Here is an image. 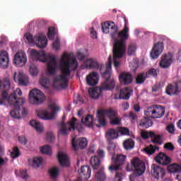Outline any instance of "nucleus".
<instances>
[{
    "label": "nucleus",
    "instance_id": "nucleus-1",
    "mask_svg": "<svg viewBox=\"0 0 181 181\" xmlns=\"http://www.w3.org/2000/svg\"><path fill=\"white\" fill-rule=\"evenodd\" d=\"M78 62L77 59H70L69 54L64 53L60 59V69L62 74L53 78V86L57 90L67 88L69 86V76L71 71L77 70Z\"/></svg>",
    "mask_w": 181,
    "mask_h": 181
},
{
    "label": "nucleus",
    "instance_id": "nucleus-2",
    "mask_svg": "<svg viewBox=\"0 0 181 181\" xmlns=\"http://www.w3.org/2000/svg\"><path fill=\"white\" fill-rule=\"evenodd\" d=\"M101 25L103 33H108L112 39L115 40L113 49L127 52V40L129 39V28H128L127 24L119 32L118 31V26L115 25L114 21H105L102 23Z\"/></svg>",
    "mask_w": 181,
    "mask_h": 181
},
{
    "label": "nucleus",
    "instance_id": "nucleus-3",
    "mask_svg": "<svg viewBox=\"0 0 181 181\" xmlns=\"http://www.w3.org/2000/svg\"><path fill=\"white\" fill-rule=\"evenodd\" d=\"M22 97V90L21 89H16L8 97V92L4 90L1 93V98L3 100H7L8 104L13 105L14 109L10 112V115L13 118H16L17 119H21L23 118L25 115H28V110L23 107L21 109V107L25 104V98H18Z\"/></svg>",
    "mask_w": 181,
    "mask_h": 181
},
{
    "label": "nucleus",
    "instance_id": "nucleus-4",
    "mask_svg": "<svg viewBox=\"0 0 181 181\" xmlns=\"http://www.w3.org/2000/svg\"><path fill=\"white\" fill-rule=\"evenodd\" d=\"M111 64L112 62L109 61V63L106 65L105 71L103 72V69L100 71L102 76L105 78V81L102 83L100 87H96L95 88H89L88 93L91 98L97 100L99 98L103 91H111L115 88V81L111 78Z\"/></svg>",
    "mask_w": 181,
    "mask_h": 181
},
{
    "label": "nucleus",
    "instance_id": "nucleus-5",
    "mask_svg": "<svg viewBox=\"0 0 181 181\" xmlns=\"http://www.w3.org/2000/svg\"><path fill=\"white\" fill-rule=\"evenodd\" d=\"M31 57L35 62H41L47 63V73L49 76H54L59 69V64L56 60V57L53 54L47 55L46 52L33 49L31 51Z\"/></svg>",
    "mask_w": 181,
    "mask_h": 181
},
{
    "label": "nucleus",
    "instance_id": "nucleus-6",
    "mask_svg": "<svg viewBox=\"0 0 181 181\" xmlns=\"http://www.w3.org/2000/svg\"><path fill=\"white\" fill-rule=\"evenodd\" d=\"M144 115L146 117L141 119L139 125L142 128L147 129L153 125V122L149 118H162L165 115V107L160 105H153L144 110Z\"/></svg>",
    "mask_w": 181,
    "mask_h": 181
},
{
    "label": "nucleus",
    "instance_id": "nucleus-7",
    "mask_svg": "<svg viewBox=\"0 0 181 181\" xmlns=\"http://www.w3.org/2000/svg\"><path fill=\"white\" fill-rule=\"evenodd\" d=\"M97 117L98 118V122L102 127L107 125V121L104 117H108L111 125H119V124H121V119L118 117V114L111 109L98 110Z\"/></svg>",
    "mask_w": 181,
    "mask_h": 181
},
{
    "label": "nucleus",
    "instance_id": "nucleus-8",
    "mask_svg": "<svg viewBox=\"0 0 181 181\" xmlns=\"http://www.w3.org/2000/svg\"><path fill=\"white\" fill-rule=\"evenodd\" d=\"M126 169L127 172H131V170H133L136 176H141V175H144L146 167L145 163L139 158H134L132 160L131 165L127 163Z\"/></svg>",
    "mask_w": 181,
    "mask_h": 181
},
{
    "label": "nucleus",
    "instance_id": "nucleus-9",
    "mask_svg": "<svg viewBox=\"0 0 181 181\" xmlns=\"http://www.w3.org/2000/svg\"><path fill=\"white\" fill-rule=\"evenodd\" d=\"M115 153H112V165L109 166V170L110 172H117L119 169H122V166L127 162V156L122 154H117L114 158Z\"/></svg>",
    "mask_w": 181,
    "mask_h": 181
},
{
    "label": "nucleus",
    "instance_id": "nucleus-10",
    "mask_svg": "<svg viewBox=\"0 0 181 181\" xmlns=\"http://www.w3.org/2000/svg\"><path fill=\"white\" fill-rule=\"evenodd\" d=\"M24 36L29 43H37V46L40 49H45L47 46V38L45 35L41 34L38 37H33L32 34L27 33Z\"/></svg>",
    "mask_w": 181,
    "mask_h": 181
},
{
    "label": "nucleus",
    "instance_id": "nucleus-11",
    "mask_svg": "<svg viewBox=\"0 0 181 181\" xmlns=\"http://www.w3.org/2000/svg\"><path fill=\"white\" fill-rule=\"evenodd\" d=\"M76 121H77V119L74 117L71 121L68 122L67 123H64V122H61L59 124H58V126L59 127V134L63 135V136H66V135H68L69 133L71 132V129H73V131H75Z\"/></svg>",
    "mask_w": 181,
    "mask_h": 181
},
{
    "label": "nucleus",
    "instance_id": "nucleus-12",
    "mask_svg": "<svg viewBox=\"0 0 181 181\" xmlns=\"http://www.w3.org/2000/svg\"><path fill=\"white\" fill-rule=\"evenodd\" d=\"M45 94L37 89H33L29 93V101L30 104L37 105L42 104L45 100Z\"/></svg>",
    "mask_w": 181,
    "mask_h": 181
},
{
    "label": "nucleus",
    "instance_id": "nucleus-13",
    "mask_svg": "<svg viewBox=\"0 0 181 181\" xmlns=\"http://www.w3.org/2000/svg\"><path fill=\"white\" fill-rule=\"evenodd\" d=\"M51 112H48L46 110L42 111L41 112L38 113V117L41 119H53L54 118V115L57 111H60V107L57 105H50Z\"/></svg>",
    "mask_w": 181,
    "mask_h": 181
},
{
    "label": "nucleus",
    "instance_id": "nucleus-14",
    "mask_svg": "<svg viewBox=\"0 0 181 181\" xmlns=\"http://www.w3.org/2000/svg\"><path fill=\"white\" fill-rule=\"evenodd\" d=\"M87 145H88V141L84 137H80L77 139L76 138L72 139V148L74 151L84 149L87 148Z\"/></svg>",
    "mask_w": 181,
    "mask_h": 181
},
{
    "label": "nucleus",
    "instance_id": "nucleus-15",
    "mask_svg": "<svg viewBox=\"0 0 181 181\" xmlns=\"http://www.w3.org/2000/svg\"><path fill=\"white\" fill-rule=\"evenodd\" d=\"M13 60L16 67H23L26 64V62H28L26 54L19 51L15 54Z\"/></svg>",
    "mask_w": 181,
    "mask_h": 181
},
{
    "label": "nucleus",
    "instance_id": "nucleus-16",
    "mask_svg": "<svg viewBox=\"0 0 181 181\" xmlns=\"http://www.w3.org/2000/svg\"><path fill=\"white\" fill-rule=\"evenodd\" d=\"M165 49V45L162 42H158L153 47V49L150 53L151 59H156L159 57V55L162 54V52Z\"/></svg>",
    "mask_w": 181,
    "mask_h": 181
},
{
    "label": "nucleus",
    "instance_id": "nucleus-17",
    "mask_svg": "<svg viewBox=\"0 0 181 181\" xmlns=\"http://www.w3.org/2000/svg\"><path fill=\"white\" fill-rule=\"evenodd\" d=\"M112 53L114 67L117 69L119 66V64H121V62L118 61V59H122L125 55V53H127V51L113 48Z\"/></svg>",
    "mask_w": 181,
    "mask_h": 181
},
{
    "label": "nucleus",
    "instance_id": "nucleus-18",
    "mask_svg": "<svg viewBox=\"0 0 181 181\" xmlns=\"http://www.w3.org/2000/svg\"><path fill=\"white\" fill-rule=\"evenodd\" d=\"M151 175L155 179H163L166 175L165 169L160 168L156 164H153L151 166Z\"/></svg>",
    "mask_w": 181,
    "mask_h": 181
},
{
    "label": "nucleus",
    "instance_id": "nucleus-19",
    "mask_svg": "<svg viewBox=\"0 0 181 181\" xmlns=\"http://www.w3.org/2000/svg\"><path fill=\"white\" fill-rule=\"evenodd\" d=\"M13 80L16 83H18L20 86H28L29 84V77L23 74V72L14 73Z\"/></svg>",
    "mask_w": 181,
    "mask_h": 181
},
{
    "label": "nucleus",
    "instance_id": "nucleus-20",
    "mask_svg": "<svg viewBox=\"0 0 181 181\" xmlns=\"http://www.w3.org/2000/svg\"><path fill=\"white\" fill-rule=\"evenodd\" d=\"M91 177V168L88 165H83L81 168V173L78 180H87Z\"/></svg>",
    "mask_w": 181,
    "mask_h": 181
},
{
    "label": "nucleus",
    "instance_id": "nucleus-21",
    "mask_svg": "<svg viewBox=\"0 0 181 181\" xmlns=\"http://www.w3.org/2000/svg\"><path fill=\"white\" fill-rule=\"evenodd\" d=\"M133 78L132 74L128 72H122L119 76V81L122 86H129L132 83Z\"/></svg>",
    "mask_w": 181,
    "mask_h": 181
},
{
    "label": "nucleus",
    "instance_id": "nucleus-22",
    "mask_svg": "<svg viewBox=\"0 0 181 181\" xmlns=\"http://www.w3.org/2000/svg\"><path fill=\"white\" fill-rule=\"evenodd\" d=\"M155 160L157 163L163 166H166V165L170 163V158L163 153H158L155 158Z\"/></svg>",
    "mask_w": 181,
    "mask_h": 181
},
{
    "label": "nucleus",
    "instance_id": "nucleus-23",
    "mask_svg": "<svg viewBox=\"0 0 181 181\" xmlns=\"http://www.w3.org/2000/svg\"><path fill=\"white\" fill-rule=\"evenodd\" d=\"M172 60H173L172 56L170 54H164L161 57V60L159 63L160 67H161V69H168L172 64Z\"/></svg>",
    "mask_w": 181,
    "mask_h": 181
},
{
    "label": "nucleus",
    "instance_id": "nucleus-24",
    "mask_svg": "<svg viewBox=\"0 0 181 181\" xmlns=\"http://www.w3.org/2000/svg\"><path fill=\"white\" fill-rule=\"evenodd\" d=\"M99 78L100 76H98V74L93 71L86 76V83L88 86H97Z\"/></svg>",
    "mask_w": 181,
    "mask_h": 181
},
{
    "label": "nucleus",
    "instance_id": "nucleus-25",
    "mask_svg": "<svg viewBox=\"0 0 181 181\" xmlns=\"http://www.w3.org/2000/svg\"><path fill=\"white\" fill-rule=\"evenodd\" d=\"M9 66V55L6 51H1L0 53V67L6 69Z\"/></svg>",
    "mask_w": 181,
    "mask_h": 181
},
{
    "label": "nucleus",
    "instance_id": "nucleus-26",
    "mask_svg": "<svg viewBox=\"0 0 181 181\" xmlns=\"http://www.w3.org/2000/svg\"><path fill=\"white\" fill-rule=\"evenodd\" d=\"M180 88L177 86V83H170L165 88V93L168 95H177L180 93Z\"/></svg>",
    "mask_w": 181,
    "mask_h": 181
},
{
    "label": "nucleus",
    "instance_id": "nucleus-27",
    "mask_svg": "<svg viewBox=\"0 0 181 181\" xmlns=\"http://www.w3.org/2000/svg\"><path fill=\"white\" fill-rule=\"evenodd\" d=\"M85 66L88 69H99L100 71L104 68V64L100 65L97 60L93 59H88L84 62Z\"/></svg>",
    "mask_w": 181,
    "mask_h": 181
},
{
    "label": "nucleus",
    "instance_id": "nucleus-28",
    "mask_svg": "<svg viewBox=\"0 0 181 181\" xmlns=\"http://www.w3.org/2000/svg\"><path fill=\"white\" fill-rule=\"evenodd\" d=\"M132 93H134V91L129 87L121 89L119 95V100H129Z\"/></svg>",
    "mask_w": 181,
    "mask_h": 181
},
{
    "label": "nucleus",
    "instance_id": "nucleus-29",
    "mask_svg": "<svg viewBox=\"0 0 181 181\" xmlns=\"http://www.w3.org/2000/svg\"><path fill=\"white\" fill-rule=\"evenodd\" d=\"M57 158L61 166H70V162L69 161V156L63 152H59Z\"/></svg>",
    "mask_w": 181,
    "mask_h": 181
},
{
    "label": "nucleus",
    "instance_id": "nucleus-30",
    "mask_svg": "<svg viewBox=\"0 0 181 181\" xmlns=\"http://www.w3.org/2000/svg\"><path fill=\"white\" fill-rule=\"evenodd\" d=\"M90 165L94 170H98L101 165V159L98 156H93L90 159Z\"/></svg>",
    "mask_w": 181,
    "mask_h": 181
},
{
    "label": "nucleus",
    "instance_id": "nucleus-31",
    "mask_svg": "<svg viewBox=\"0 0 181 181\" xmlns=\"http://www.w3.org/2000/svg\"><path fill=\"white\" fill-rule=\"evenodd\" d=\"M105 136L107 141H110L111 139H117L119 136V134L115 129H108L106 132Z\"/></svg>",
    "mask_w": 181,
    "mask_h": 181
},
{
    "label": "nucleus",
    "instance_id": "nucleus-32",
    "mask_svg": "<svg viewBox=\"0 0 181 181\" xmlns=\"http://www.w3.org/2000/svg\"><path fill=\"white\" fill-rule=\"evenodd\" d=\"M123 146L126 151H131L135 147V141L132 139H127L123 142Z\"/></svg>",
    "mask_w": 181,
    "mask_h": 181
},
{
    "label": "nucleus",
    "instance_id": "nucleus-33",
    "mask_svg": "<svg viewBox=\"0 0 181 181\" xmlns=\"http://www.w3.org/2000/svg\"><path fill=\"white\" fill-rule=\"evenodd\" d=\"M168 170L170 173H179L181 172V165L177 163H173L168 165Z\"/></svg>",
    "mask_w": 181,
    "mask_h": 181
},
{
    "label": "nucleus",
    "instance_id": "nucleus-34",
    "mask_svg": "<svg viewBox=\"0 0 181 181\" xmlns=\"http://www.w3.org/2000/svg\"><path fill=\"white\" fill-rule=\"evenodd\" d=\"M30 124L35 128L37 132L40 133L43 132V126L42 125V123L39 122L37 120H31Z\"/></svg>",
    "mask_w": 181,
    "mask_h": 181
},
{
    "label": "nucleus",
    "instance_id": "nucleus-35",
    "mask_svg": "<svg viewBox=\"0 0 181 181\" xmlns=\"http://www.w3.org/2000/svg\"><path fill=\"white\" fill-rule=\"evenodd\" d=\"M151 142L156 145H162V144H163L162 136H160V134H156L154 133V135H153L151 137Z\"/></svg>",
    "mask_w": 181,
    "mask_h": 181
},
{
    "label": "nucleus",
    "instance_id": "nucleus-36",
    "mask_svg": "<svg viewBox=\"0 0 181 181\" xmlns=\"http://www.w3.org/2000/svg\"><path fill=\"white\" fill-rule=\"evenodd\" d=\"M93 115H88L85 118L81 119V122L83 124H85L86 127H93Z\"/></svg>",
    "mask_w": 181,
    "mask_h": 181
},
{
    "label": "nucleus",
    "instance_id": "nucleus-37",
    "mask_svg": "<svg viewBox=\"0 0 181 181\" xmlns=\"http://www.w3.org/2000/svg\"><path fill=\"white\" fill-rule=\"evenodd\" d=\"M157 151H159V147L158 146H153V145L151 144L149 146H147L144 148V151L147 155H153L155 152Z\"/></svg>",
    "mask_w": 181,
    "mask_h": 181
},
{
    "label": "nucleus",
    "instance_id": "nucleus-38",
    "mask_svg": "<svg viewBox=\"0 0 181 181\" xmlns=\"http://www.w3.org/2000/svg\"><path fill=\"white\" fill-rule=\"evenodd\" d=\"M145 80H146L145 74L144 73L139 74L136 76V84H144V83H145Z\"/></svg>",
    "mask_w": 181,
    "mask_h": 181
},
{
    "label": "nucleus",
    "instance_id": "nucleus-39",
    "mask_svg": "<svg viewBox=\"0 0 181 181\" xmlns=\"http://www.w3.org/2000/svg\"><path fill=\"white\" fill-rule=\"evenodd\" d=\"M106 176L105 173H104V169L102 168L95 174V179L98 181H104L105 180Z\"/></svg>",
    "mask_w": 181,
    "mask_h": 181
},
{
    "label": "nucleus",
    "instance_id": "nucleus-40",
    "mask_svg": "<svg viewBox=\"0 0 181 181\" xmlns=\"http://www.w3.org/2000/svg\"><path fill=\"white\" fill-rule=\"evenodd\" d=\"M136 52V45L135 44H130L127 47L128 56H134Z\"/></svg>",
    "mask_w": 181,
    "mask_h": 181
},
{
    "label": "nucleus",
    "instance_id": "nucleus-41",
    "mask_svg": "<svg viewBox=\"0 0 181 181\" xmlns=\"http://www.w3.org/2000/svg\"><path fill=\"white\" fill-rule=\"evenodd\" d=\"M153 135H155V132H146V131L141 132V136L143 139H148V138H152Z\"/></svg>",
    "mask_w": 181,
    "mask_h": 181
},
{
    "label": "nucleus",
    "instance_id": "nucleus-42",
    "mask_svg": "<svg viewBox=\"0 0 181 181\" xmlns=\"http://www.w3.org/2000/svg\"><path fill=\"white\" fill-rule=\"evenodd\" d=\"M42 162L43 159L41 157L34 158L33 160V167L39 168V166H41Z\"/></svg>",
    "mask_w": 181,
    "mask_h": 181
},
{
    "label": "nucleus",
    "instance_id": "nucleus-43",
    "mask_svg": "<svg viewBox=\"0 0 181 181\" xmlns=\"http://www.w3.org/2000/svg\"><path fill=\"white\" fill-rule=\"evenodd\" d=\"M40 151L45 155H52V147L49 145H45L40 148Z\"/></svg>",
    "mask_w": 181,
    "mask_h": 181
},
{
    "label": "nucleus",
    "instance_id": "nucleus-44",
    "mask_svg": "<svg viewBox=\"0 0 181 181\" xmlns=\"http://www.w3.org/2000/svg\"><path fill=\"white\" fill-rule=\"evenodd\" d=\"M54 35H56V29L54 27H50L48 29L47 36L49 40H53L54 39Z\"/></svg>",
    "mask_w": 181,
    "mask_h": 181
},
{
    "label": "nucleus",
    "instance_id": "nucleus-45",
    "mask_svg": "<svg viewBox=\"0 0 181 181\" xmlns=\"http://www.w3.org/2000/svg\"><path fill=\"white\" fill-rule=\"evenodd\" d=\"M39 73V69H37V66L35 64H31L30 66V74L31 76H37Z\"/></svg>",
    "mask_w": 181,
    "mask_h": 181
},
{
    "label": "nucleus",
    "instance_id": "nucleus-46",
    "mask_svg": "<svg viewBox=\"0 0 181 181\" xmlns=\"http://www.w3.org/2000/svg\"><path fill=\"white\" fill-rule=\"evenodd\" d=\"M11 156L13 159H16L18 156H21V153L19 152V148L18 147H14L13 151L11 153Z\"/></svg>",
    "mask_w": 181,
    "mask_h": 181
},
{
    "label": "nucleus",
    "instance_id": "nucleus-47",
    "mask_svg": "<svg viewBox=\"0 0 181 181\" xmlns=\"http://www.w3.org/2000/svg\"><path fill=\"white\" fill-rule=\"evenodd\" d=\"M150 76L158 77V72L155 68H151L146 72V77H149Z\"/></svg>",
    "mask_w": 181,
    "mask_h": 181
},
{
    "label": "nucleus",
    "instance_id": "nucleus-48",
    "mask_svg": "<svg viewBox=\"0 0 181 181\" xmlns=\"http://www.w3.org/2000/svg\"><path fill=\"white\" fill-rule=\"evenodd\" d=\"M49 175L51 176V177H56L59 175V168H52L49 170Z\"/></svg>",
    "mask_w": 181,
    "mask_h": 181
},
{
    "label": "nucleus",
    "instance_id": "nucleus-49",
    "mask_svg": "<svg viewBox=\"0 0 181 181\" xmlns=\"http://www.w3.org/2000/svg\"><path fill=\"white\" fill-rule=\"evenodd\" d=\"M118 132H120L122 135H129V129L127 127H119Z\"/></svg>",
    "mask_w": 181,
    "mask_h": 181
},
{
    "label": "nucleus",
    "instance_id": "nucleus-50",
    "mask_svg": "<svg viewBox=\"0 0 181 181\" xmlns=\"http://www.w3.org/2000/svg\"><path fill=\"white\" fill-rule=\"evenodd\" d=\"M166 129L169 134H175V124H168L166 127Z\"/></svg>",
    "mask_w": 181,
    "mask_h": 181
},
{
    "label": "nucleus",
    "instance_id": "nucleus-51",
    "mask_svg": "<svg viewBox=\"0 0 181 181\" xmlns=\"http://www.w3.org/2000/svg\"><path fill=\"white\" fill-rule=\"evenodd\" d=\"M46 139H47V141H49V142H52L54 139V134H53V132H47Z\"/></svg>",
    "mask_w": 181,
    "mask_h": 181
},
{
    "label": "nucleus",
    "instance_id": "nucleus-52",
    "mask_svg": "<svg viewBox=\"0 0 181 181\" xmlns=\"http://www.w3.org/2000/svg\"><path fill=\"white\" fill-rule=\"evenodd\" d=\"M18 141L22 145H26L28 144V139L25 136H21L18 137Z\"/></svg>",
    "mask_w": 181,
    "mask_h": 181
},
{
    "label": "nucleus",
    "instance_id": "nucleus-53",
    "mask_svg": "<svg viewBox=\"0 0 181 181\" xmlns=\"http://www.w3.org/2000/svg\"><path fill=\"white\" fill-rule=\"evenodd\" d=\"M122 176H124L122 173L116 172V175L115 177V181H122Z\"/></svg>",
    "mask_w": 181,
    "mask_h": 181
},
{
    "label": "nucleus",
    "instance_id": "nucleus-54",
    "mask_svg": "<svg viewBox=\"0 0 181 181\" xmlns=\"http://www.w3.org/2000/svg\"><path fill=\"white\" fill-rule=\"evenodd\" d=\"M165 149H168V151H173L175 149V146L172 143H167L164 145Z\"/></svg>",
    "mask_w": 181,
    "mask_h": 181
},
{
    "label": "nucleus",
    "instance_id": "nucleus-55",
    "mask_svg": "<svg viewBox=\"0 0 181 181\" xmlns=\"http://www.w3.org/2000/svg\"><path fill=\"white\" fill-rule=\"evenodd\" d=\"M121 107L123 111H127V110L129 109V103L128 102H123L121 104Z\"/></svg>",
    "mask_w": 181,
    "mask_h": 181
},
{
    "label": "nucleus",
    "instance_id": "nucleus-56",
    "mask_svg": "<svg viewBox=\"0 0 181 181\" xmlns=\"http://www.w3.org/2000/svg\"><path fill=\"white\" fill-rule=\"evenodd\" d=\"M97 153L100 159H104L105 156V151H104V150L98 149Z\"/></svg>",
    "mask_w": 181,
    "mask_h": 181
},
{
    "label": "nucleus",
    "instance_id": "nucleus-57",
    "mask_svg": "<svg viewBox=\"0 0 181 181\" xmlns=\"http://www.w3.org/2000/svg\"><path fill=\"white\" fill-rule=\"evenodd\" d=\"M47 83H49V80L47 78H45V77L40 78V83L41 84V86H42V87H45V86H46Z\"/></svg>",
    "mask_w": 181,
    "mask_h": 181
},
{
    "label": "nucleus",
    "instance_id": "nucleus-58",
    "mask_svg": "<svg viewBox=\"0 0 181 181\" xmlns=\"http://www.w3.org/2000/svg\"><path fill=\"white\" fill-rule=\"evenodd\" d=\"M20 175L22 179H28V172L26 170H22L20 171Z\"/></svg>",
    "mask_w": 181,
    "mask_h": 181
},
{
    "label": "nucleus",
    "instance_id": "nucleus-59",
    "mask_svg": "<svg viewBox=\"0 0 181 181\" xmlns=\"http://www.w3.org/2000/svg\"><path fill=\"white\" fill-rule=\"evenodd\" d=\"M52 46L55 50H59V48L60 47V40H57L54 42Z\"/></svg>",
    "mask_w": 181,
    "mask_h": 181
},
{
    "label": "nucleus",
    "instance_id": "nucleus-60",
    "mask_svg": "<svg viewBox=\"0 0 181 181\" xmlns=\"http://www.w3.org/2000/svg\"><path fill=\"white\" fill-rule=\"evenodd\" d=\"M90 33L92 39H97V31L94 30V28H91L90 30Z\"/></svg>",
    "mask_w": 181,
    "mask_h": 181
},
{
    "label": "nucleus",
    "instance_id": "nucleus-61",
    "mask_svg": "<svg viewBox=\"0 0 181 181\" xmlns=\"http://www.w3.org/2000/svg\"><path fill=\"white\" fill-rule=\"evenodd\" d=\"M76 56L79 60H84V59H86V56H84V54H83V53L81 52H78Z\"/></svg>",
    "mask_w": 181,
    "mask_h": 181
},
{
    "label": "nucleus",
    "instance_id": "nucleus-62",
    "mask_svg": "<svg viewBox=\"0 0 181 181\" xmlns=\"http://www.w3.org/2000/svg\"><path fill=\"white\" fill-rule=\"evenodd\" d=\"M76 104H84V99L80 95H78Z\"/></svg>",
    "mask_w": 181,
    "mask_h": 181
},
{
    "label": "nucleus",
    "instance_id": "nucleus-63",
    "mask_svg": "<svg viewBox=\"0 0 181 181\" xmlns=\"http://www.w3.org/2000/svg\"><path fill=\"white\" fill-rule=\"evenodd\" d=\"M160 89V87H159L158 85H154L152 87V92L156 93L157 91H159Z\"/></svg>",
    "mask_w": 181,
    "mask_h": 181
},
{
    "label": "nucleus",
    "instance_id": "nucleus-64",
    "mask_svg": "<svg viewBox=\"0 0 181 181\" xmlns=\"http://www.w3.org/2000/svg\"><path fill=\"white\" fill-rule=\"evenodd\" d=\"M129 116L132 119H135L136 118V115L134 113V112H130Z\"/></svg>",
    "mask_w": 181,
    "mask_h": 181
}]
</instances>
